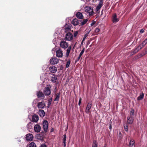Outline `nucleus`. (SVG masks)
I'll return each mask as SVG.
<instances>
[{"label": "nucleus", "instance_id": "6ab92c4d", "mask_svg": "<svg viewBox=\"0 0 147 147\" xmlns=\"http://www.w3.org/2000/svg\"><path fill=\"white\" fill-rule=\"evenodd\" d=\"M76 16L78 18L80 19H82L84 18L82 13L80 12L77 13Z\"/></svg>", "mask_w": 147, "mask_h": 147}, {"label": "nucleus", "instance_id": "72a5a7b5", "mask_svg": "<svg viewBox=\"0 0 147 147\" xmlns=\"http://www.w3.org/2000/svg\"><path fill=\"white\" fill-rule=\"evenodd\" d=\"M84 48L82 50V51L80 52V55H79V58H80L82 55L83 53H84Z\"/></svg>", "mask_w": 147, "mask_h": 147}, {"label": "nucleus", "instance_id": "a18cd8bd", "mask_svg": "<svg viewBox=\"0 0 147 147\" xmlns=\"http://www.w3.org/2000/svg\"><path fill=\"white\" fill-rule=\"evenodd\" d=\"M90 30L89 31H88V32H87V33H86V34H88H88H89V33H90Z\"/></svg>", "mask_w": 147, "mask_h": 147}, {"label": "nucleus", "instance_id": "2f4dec72", "mask_svg": "<svg viewBox=\"0 0 147 147\" xmlns=\"http://www.w3.org/2000/svg\"><path fill=\"white\" fill-rule=\"evenodd\" d=\"M92 147H97V143L96 141H93Z\"/></svg>", "mask_w": 147, "mask_h": 147}, {"label": "nucleus", "instance_id": "4be33fe9", "mask_svg": "<svg viewBox=\"0 0 147 147\" xmlns=\"http://www.w3.org/2000/svg\"><path fill=\"white\" fill-rule=\"evenodd\" d=\"M71 24H66L65 26V32H67L70 30L71 27Z\"/></svg>", "mask_w": 147, "mask_h": 147}, {"label": "nucleus", "instance_id": "7c9ffc66", "mask_svg": "<svg viewBox=\"0 0 147 147\" xmlns=\"http://www.w3.org/2000/svg\"><path fill=\"white\" fill-rule=\"evenodd\" d=\"M119 20V19L117 18V16L116 13L114 14L113 15L112 17V20Z\"/></svg>", "mask_w": 147, "mask_h": 147}, {"label": "nucleus", "instance_id": "4c0bfd02", "mask_svg": "<svg viewBox=\"0 0 147 147\" xmlns=\"http://www.w3.org/2000/svg\"><path fill=\"white\" fill-rule=\"evenodd\" d=\"M82 101V98H80L79 100L78 105H80Z\"/></svg>", "mask_w": 147, "mask_h": 147}, {"label": "nucleus", "instance_id": "2eb2a0df", "mask_svg": "<svg viewBox=\"0 0 147 147\" xmlns=\"http://www.w3.org/2000/svg\"><path fill=\"white\" fill-rule=\"evenodd\" d=\"M49 70L50 72L53 73H55L57 71L56 68L53 66L50 67Z\"/></svg>", "mask_w": 147, "mask_h": 147}, {"label": "nucleus", "instance_id": "f257e3e1", "mask_svg": "<svg viewBox=\"0 0 147 147\" xmlns=\"http://www.w3.org/2000/svg\"><path fill=\"white\" fill-rule=\"evenodd\" d=\"M147 43V38L144 40L141 44L140 45L137 47L135 49L134 51V53L138 52L139 50L141 49L144 45Z\"/></svg>", "mask_w": 147, "mask_h": 147}, {"label": "nucleus", "instance_id": "ea45409f", "mask_svg": "<svg viewBox=\"0 0 147 147\" xmlns=\"http://www.w3.org/2000/svg\"><path fill=\"white\" fill-rule=\"evenodd\" d=\"M40 147H47V146L45 144H42L41 145Z\"/></svg>", "mask_w": 147, "mask_h": 147}, {"label": "nucleus", "instance_id": "bb28decb", "mask_svg": "<svg viewBox=\"0 0 147 147\" xmlns=\"http://www.w3.org/2000/svg\"><path fill=\"white\" fill-rule=\"evenodd\" d=\"M63 144H64V147H66V136L65 134L63 135Z\"/></svg>", "mask_w": 147, "mask_h": 147}, {"label": "nucleus", "instance_id": "412c9836", "mask_svg": "<svg viewBox=\"0 0 147 147\" xmlns=\"http://www.w3.org/2000/svg\"><path fill=\"white\" fill-rule=\"evenodd\" d=\"M135 141L133 139L131 140L129 142V147H135Z\"/></svg>", "mask_w": 147, "mask_h": 147}, {"label": "nucleus", "instance_id": "58836bf2", "mask_svg": "<svg viewBox=\"0 0 147 147\" xmlns=\"http://www.w3.org/2000/svg\"><path fill=\"white\" fill-rule=\"evenodd\" d=\"M95 21L93 22H92V23L91 24V26H93L95 24Z\"/></svg>", "mask_w": 147, "mask_h": 147}, {"label": "nucleus", "instance_id": "cd10ccee", "mask_svg": "<svg viewBox=\"0 0 147 147\" xmlns=\"http://www.w3.org/2000/svg\"><path fill=\"white\" fill-rule=\"evenodd\" d=\"M57 78L55 75H53L51 78V81L52 82H55L56 81Z\"/></svg>", "mask_w": 147, "mask_h": 147}, {"label": "nucleus", "instance_id": "39448f33", "mask_svg": "<svg viewBox=\"0 0 147 147\" xmlns=\"http://www.w3.org/2000/svg\"><path fill=\"white\" fill-rule=\"evenodd\" d=\"M60 47L64 49L68 47V43L64 41H62L60 44Z\"/></svg>", "mask_w": 147, "mask_h": 147}, {"label": "nucleus", "instance_id": "6e6552de", "mask_svg": "<svg viewBox=\"0 0 147 147\" xmlns=\"http://www.w3.org/2000/svg\"><path fill=\"white\" fill-rule=\"evenodd\" d=\"M65 38L67 40L70 41L73 38V35L72 34L69 32L66 34Z\"/></svg>", "mask_w": 147, "mask_h": 147}, {"label": "nucleus", "instance_id": "423d86ee", "mask_svg": "<svg viewBox=\"0 0 147 147\" xmlns=\"http://www.w3.org/2000/svg\"><path fill=\"white\" fill-rule=\"evenodd\" d=\"M43 126L44 131L46 132L48 128V122L46 120H44L43 122Z\"/></svg>", "mask_w": 147, "mask_h": 147}, {"label": "nucleus", "instance_id": "49530a36", "mask_svg": "<svg viewBox=\"0 0 147 147\" xmlns=\"http://www.w3.org/2000/svg\"><path fill=\"white\" fill-rule=\"evenodd\" d=\"M53 128H52L51 129V132L53 131Z\"/></svg>", "mask_w": 147, "mask_h": 147}, {"label": "nucleus", "instance_id": "1a4fd4ad", "mask_svg": "<svg viewBox=\"0 0 147 147\" xmlns=\"http://www.w3.org/2000/svg\"><path fill=\"white\" fill-rule=\"evenodd\" d=\"M63 55V52L61 49H59L56 51V55L57 57H62Z\"/></svg>", "mask_w": 147, "mask_h": 147}, {"label": "nucleus", "instance_id": "4468645a", "mask_svg": "<svg viewBox=\"0 0 147 147\" xmlns=\"http://www.w3.org/2000/svg\"><path fill=\"white\" fill-rule=\"evenodd\" d=\"M37 106L39 109H43L45 106V105L44 101H42L38 103Z\"/></svg>", "mask_w": 147, "mask_h": 147}, {"label": "nucleus", "instance_id": "dca6fc26", "mask_svg": "<svg viewBox=\"0 0 147 147\" xmlns=\"http://www.w3.org/2000/svg\"><path fill=\"white\" fill-rule=\"evenodd\" d=\"M37 95L38 98H44V94L42 92L38 91L37 92Z\"/></svg>", "mask_w": 147, "mask_h": 147}, {"label": "nucleus", "instance_id": "c85d7f7f", "mask_svg": "<svg viewBox=\"0 0 147 147\" xmlns=\"http://www.w3.org/2000/svg\"><path fill=\"white\" fill-rule=\"evenodd\" d=\"M88 20L87 19L84 20L83 21L81 22V25H84L87 22Z\"/></svg>", "mask_w": 147, "mask_h": 147}, {"label": "nucleus", "instance_id": "09e8293b", "mask_svg": "<svg viewBox=\"0 0 147 147\" xmlns=\"http://www.w3.org/2000/svg\"><path fill=\"white\" fill-rule=\"evenodd\" d=\"M55 41H54V40H53V42L54 44L55 43Z\"/></svg>", "mask_w": 147, "mask_h": 147}, {"label": "nucleus", "instance_id": "de8ad7c7", "mask_svg": "<svg viewBox=\"0 0 147 147\" xmlns=\"http://www.w3.org/2000/svg\"><path fill=\"white\" fill-rule=\"evenodd\" d=\"M51 104V102H50V101H49V105H50Z\"/></svg>", "mask_w": 147, "mask_h": 147}, {"label": "nucleus", "instance_id": "5701e85b", "mask_svg": "<svg viewBox=\"0 0 147 147\" xmlns=\"http://www.w3.org/2000/svg\"><path fill=\"white\" fill-rule=\"evenodd\" d=\"M129 120L128 117L127 118V123L124 124V127L125 130L127 131H128V126L129 124L128 123V120Z\"/></svg>", "mask_w": 147, "mask_h": 147}, {"label": "nucleus", "instance_id": "ddd939ff", "mask_svg": "<svg viewBox=\"0 0 147 147\" xmlns=\"http://www.w3.org/2000/svg\"><path fill=\"white\" fill-rule=\"evenodd\" d=\"M92 106V103L91 102H89L87 105L86 107L85 112L86 113H88L90 111V110L91 109Z\"/></svg>", "mask_w": 147, "mask_h": 147}, {"label": "nucleus", "instance_id": "f8f14e48", "mask_svg": "<svg viewBox=\"0 0 147 147\" xmlns=\"http://www.w3.org/2000/svg\"><path fill=\"white\" fill-rule=\"evenodd\" d=\"M33 139V135L31 134H28L26 135V139L28 141H32Z\"/></svg>", "mask_w": 147, "mask_h": 147}, {"label": "nucleus", "instance_id": "a878e982", "mask_svg": "<svg viewBox=\"0 0 147 147\" xmlns=\"http://www.w3.org/2000/svg\"><path fill=\"white\" fill-rule=\"evenodd\" d=\"M60 96V94L59 93H57L55 95V98L54 100L55 101H58Z\"/></svg>", "mask_w": 147, "mask_h": 147}, {"label": "nucleus", "instance_id": "9b49d317", "mask_svg": "<svg viewBox=\"0 0 147 147\" xmlns=\"http://www.w3.org/2000/svg\"><path fill=\"white\" fill-rule=\"evenodd\" d=\"M103 4V2L102 1V0H99V4L97 6L96 8V11H98L101 8Z\"/></svg>", "mask_w": 147, "mask_h": 147}, {"label": "nucleus", "instance_id": "a19ab883", "mask_svg": "<svg viewBox=\"0 0 147 147\" xmlns=\"http://www.w3.org/2000/svg\"><path fill=\"white\" fill-rule=\"evenodd\" d=\"M113 22H117L119 21V20H112Z\"/></svg>", "mask_w": 147, "mask_h": 147}, {"label": "nucleus", "instance_id": "7ed1b4c3", "mask_svg": "<svg viewBox=\"0 0 147 147\" xmlns=\"http://www.w3.org/2000/svg\"><path fill=\"white\" fill-rule=\"evenodd\" d=\"M130 117H129V124L132 123L134 116V110L131 109L130 113Z\"/></svg>", "mask_w": 147, "mask_h": 147}, {"label": "nucleus", "instance_id": "8fccbe9b", "mask_svg": "<svg viewBox=\"0 0 147 147\" xmlns=\"http://www.w3.org/2000/svg\"><path fill=\"white\" fill-rule=\"evenodd\" d=\"M121 134V133L120 132V133H119V134Z\"/></svg>", "mask_w": 147, "mask_h": 147}, {"label": "nucleus", "instance_id": "f704fd0d", "mask_svg": "<svg viewBox=\"0 0 147 147\" xmlns=\"http://www.w3.org/2000/svg\"><path fill=\"white\" fill-rule=\"evenodd\" d=\"M88 34H86L84 36V37L83 38V40H82V42H84V41H85L86 38L87 37V36H88Z\"/></svg>", "mask_w": 147, "mask_h": 147}, {"label": "nucleus", "instance_id": "c9c22d12", "mask_svg": "<svg viewBox=\"0 0 147 147\" xmlns=\"http://www.w3.org/2000/svg\"><path fill=\"white\" fill-rule=\"evenodd\" d=\"M100 31V29L99 28H97L95 29V32H98Z\"/></svg>", "mask_w": 147, "mask_h": 147}, {"label": "nucleus", "instance_id": "aec40b11", "mask_svg": "<svg viewBox=\"0 0 147 147\" xmlns=\"http://www.w3.org/2000/svg\"><path fill=\"white\" fill-rule=\"evenodd\" d=\"M39 114L40 117H43L45 115V113L44 110L41 109L39 110Z\"/></svg>", "mask_w": 147, "mask_h": 147}, {"label": "nucleus", "instance_id": "393cba45", "mask_svg": "<svg viewBox=\"0 0 147 147\" xmlns=\"http://www.w3.org/2000/svg\"><path fill=\"white\" fill-rule=\"evenodd\" d=\"M144 97V94L143 93H142L140 94V96L137 98V100H140L142 99Z\"/></svg>", "mask_w": 147, "mask_h": 147}, {"label": "nucleus", "instance_id": "e433bc0d", "mask_svg": "<svg viewBox=\"0 0 147 147\" xmlns=\"http://www.w3.org/2000/svg\"><path fill=\"white\" fill-rule=\"evenodd\" d=\"M78 34V32L77 31H76L75 32L74 34V36L75 37H76Z\"/></svg>", "mask_w": 147, "mask_h": 147}, {"label": "nucleus", "instance_id": "9d476101", "mask_svg": "<svg viewBox=\"0 0 147 147\" xmlns=\"http://www.w3.org/2000/svg\"><path fill=\"white\" fill-rule=\"evenodd\" d=\"M44 93L46 95H49L51 94V89L49 87L45 88L44 90Z\"/></svg>", "mask_w": 147, "mask_h": 147}, {"label": "nucleus", "instance_id": "0eeeda50", "mask_svg": "<svg viewBox=\"0 0 147 147\" xmlns=\"http://www.w3.org/2000/svg\"><path fill=\"white\" fill-rule=\"evenodd\" d=\"M34 129L35 132L38 133L41 130V127L39 125L36 124L34 125Z\"/></svg>", "mask_w": 147, "mask_h": 147}, {"label": "nucleus", "instance_id": "37998d69", "mask_svg": "<svg viewBox=\"0 0 147 147\" xmlns=\"http://www.w3.org/2000/svg\"><path fill=\"white\" fill-rule=\"evenodd\" d=\"M111 128V124H110L109 125V129H110Z\"/></svg>", "mask_w": 147, "mask_h": 147}, {"label": "nucleus", "instance_id": "a211bd4d", "mask_svg": "<svg viewBox=\"0 0 147 147\" xmlns=\"http://www.w3.org/2000/svg\"><path fill=\"white\" fill-rule=\"evenodd\" d=\"M79 23L78 20L76 18L74 19L71 22V23L74 26L78 25Z\"/></svg>", "mask_w": 147, "mask_h": 147}, {"label": "nucleus", "instance_id": "f03ea898", "mask_svg": "<svg viewBox=\"0 0 147 147\" xmlns=\"http://www.w3.org/2000/svg\"><path fill=\"white\" fill-rule=\"evenodd\" d=\"M85 11L89 16H92L93 14V10L92 8L91 7L86 6L85 7Z\"/></svg>", "mask_w": 147, "mask_h": 147}, {"label": "nucleus", "instance_id": "c756f323", "mask_svg": "<svg viewBox=\"0 0 147 147\" xmlns=\"http://www.w3.org/2000/svg\"><path fill=\"white\" fill-rule=\"evenodd\" d=\"M29 147H36L35 144L34 142H32L29 145Z\"/></svg>", "mask_w": 147, "mask_h": 147}, {"label": "nucleus", "instance_id": "b1692460", "mask_svg": "<svg viewBox=\"0 0 147 147\" xmlns=\"http://www.w3.org/2000/svg\"><path fill=\"white\" fill-rule=\"evenodd\" d=\"M71 47L70 46L68 47V49L67 50L66 53L65 55V56L66 57H68L69 54L70 52V50L71 49Z\"/></svg>", "mask_w": 147, "mask_h": 147}, {"label": "nucleus", "instance_id": "473e14b6", "mask_svg": "<svg viewBox=\"0 0 147 147\" xmlns=\"http://www.w3.org/2000/svg\"><path fill=\"white\" fill-rule=\"evenodd\" d=\"M70 60H68L66 63V68H68L69 67L70 64Z\"/></svg>", "mask_w": 147, "mask_h": 147}, {"label": "nucleus", "instance_id": "20e7f679", "mask_svg": "<svg viewBox=\"0 0 147 147\" xmlns=\"http://www.w3.org/2000/svg\"><path fill=\"white\" fill-rule=\"evenodd\" d=\"M59 61V59L56 57H53L50 59V63L51 64L55 65L58 63Z\"/></svg>", "mask_w": 147, "mask_h": 147}, {"label": "nucleus", "instance_id": "f3484780", "mask_svg": "<svg viewBox=\"0 0 147 147\" xmlns=\"http://www.w3.org/2000/svg\"><path fill=\"white\" fill-rule=\"evenodd\" d=\"M39 119L38 116L35 115L32 116V120L33 121L37 122Z\"/></svg>", "mask_w": 147, "mask_h": 147}, {"label": "nucleus", "instance_id": "79ce46f5", "mask_svg": "<svg viewBox=\"0 0 147 147\" xmlns=\"http://www.w3.org/2000/svg\"><path fill=\"white\" fill-rule=\"evenodd\" d=\"M144 31L143 29H141L140 30V33H142L144 32Z\"/></svg>", "mask_w": 147, "mask_h": 147}, {"label": "nucleus", "instance_id": "c03bdc74", "mask_svg": "<svg viewBox=\"0 0 147 147\" xmlns=\"http://www.w3.org/2000/svg\"><path fill=\"white\" fill-rule=\"evenodd\" d=\"M80 58H79V56L78 58L77 59V61H78L79 60V59H80Z\"/></svg>", "mask_w": 147, "mask_h": 147}]
</instances>
